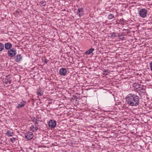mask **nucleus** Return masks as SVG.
<instances>
[{"mask_svg": "<svg viewBox=\"0 0 152 152\" xmlns=\"http://www.w3.org/2000/svg\"><path fill=\"white\" fill-rule=\"evenodd\" d=\"M126 102L129 105L132 106H136L139 105L140 98L139 96L132 94H130L126 96Z\"/></svg>", "mask_w": 152, "mask_h": 152, "instance_id": "obj_1", "label": "nucleus"}, {"mask_svg": "<svg viewBox=\"0 0 152 152\" xmlns=\"http://www.w3.org/2000/svg\"><path fill=\"white\" fill-rule=\"evenodd\" d=\"M147 10L146 9L142 8L139 11L138 14L140 17L144 18L147 16Z\"/></svg>", "mask_w": 152, "mask_h": 152, "instance_id": "obj_2", "label": "nucleus"}, {"mask_svg": "<svg viewBox=\"0 0 152 152\" xmlns=\"http://www.w3.org/2000/svg\"><path fill=\"white\" fill-rule=\"evenodd\" d=\"M13 49H11L8 50L7 54L9 56L12 57L16 55V50H14Z\"/></svg>", "mask_w": 152, "mask_h": 152, "instance_id": "obj_3", "label": "nucleus"}, {"mask_svg": "<svg viewBox=\"0 0 152 152\" xmlns=\"http://www.w3.org/2000/svg\"><path fill=\"white\" fill-rule=\"evenodd\" d=\"M56 123L54 120H50L48 122V125L51 128H55L56 125Z\"/></svg>", "mask_w": 152, "mask_h": 152, "instance_id": "obj_4", "label": "nucleus"}, {"mask_svg": "<svg viewBox=\"0 0 152 152\" xmlns=\"http://www.w3.org/2000/svg\"><path fill=\"white\" fill-rule=\"evenodd\" d=\"M33 137L32 133L28 132L25 134V137L28 140H30L32 139Z\"/></svg>", "mask_w": 152, "mask_h": 152, "instance_id": "obj_5", "label": "nucleus"}, {"mask_svg": "<svg viewBox=\"0 0 152 152\" xmlns=\"http://www.w3.org/2000/svg\"><path fill=\"white\" fill-rule=\"evenodd\" d=\"M83 9L82 7L78 8L77 11V14L80 17L83 15L84 14Z\"/></svg>", "mask_w": 152, "mask_h": 152, "instance_id": "obj_6", "label": "nucleus"}, {"mask_svg": "<svg viewBox=\"0 0 152 152\" xmlns=\"http://www.w3.org/2000/svg\"><path fill=\"white\" fill-rule=\"evenodd\" d=\"M15 61L19 62L21 61L22 59V56L20 54H18L14 58Z\"/></svg>", "mask_w": 152, "mask_h": 152, "instance_id": "obj_7", "label": "nucleus"}, {"mask_svg": "<svg viewBox=\"0 0 152 152\" xmlns=\"http://www.w3.org/2000/svg\"><path fill=\"white\" fill-rule=\"evenodd\" d=\"M59 72L61 75L65 76L66 73V70L65 68H62L60 69Z\"/></svg>", "mask_w": 152, "mask_h": 152, "instance_id": "obj_8", "label": "nucleus"}, {"mask_svg": "<svg viewBox=\"0 0 152 152\" xmlns=\"http://www.w3.org/2000/svg\"><path fill=\"white\" fill-rule=\"evenodd\" d=\"M5 48L6 50H10L12 47V45L10 42L6 43L4 44Z\"/></svg>", "mask_w": 152, "mask_h": 152, "instance_id": "obj_9", "label": "nucleus"}, {"mask_svg": "<svg viewBox=\"0 0 152 152\" xmlns=\"http://www.w3.org/2000/svg\"><path fill=\"white\" fill-rule=\"evenodd\" d=\"M133 87H134V88L136 89H138V90H142V88H141L140 86H141V85H139L137 83H134L133 84Z\"/></svg>", "mask_w": 152, "mask_h": 152, "instance_id": "obj_10", "label": "nucleus"}, {"mask_svg": "<svg viewBox=\"0 0 152 152\" xmlns=\"http://www.w3.org/2000/svg\"><path fill=\"white\" fill-rule=\"evenodd\" d=\"M30 130L32 131L33 132L37 131L38 129V127L37 126H35V127L33 126H32L30 127Z\"/></svg>", "mask_w": 152, "mask_h": 152, "instance_id": "obj_11", "label": "nucleus"}, {"mask_svg": "<svg viewBox=\"0 0 152 152\" xmlns=\"http://www.w3.org/2000/svg\"><path fill=\"white\" fill-rule=\"evenodd\" d=\"M26 103L24 101H23V102H21L16 107L17 108H21L24 106Z\"/></svg>", "mask_w": 152, "mask_h": 152, "instance_id": "obj_12", "label": "nucleus"}, {"mask_svg": "<svg viewBox=\"0 0 152 152\" xmlns=\"http://www.w3.org/2000/svg\"><path fill=\"white\" fill-rule=\"evenodd\" d=\"M94 50V49L93 48H91L89 49L88 50L86 51L85 53L87 55H89Z\"/></svg>", "mask_w": 152, "mask_h": 152, "instance_id": "obj_13", "label": "nucleus"}, {"mask_svg": "<svg viewBox=\"0 0 152 152\" xmlns=\"http://www.w3.org/2000/svg\"><path fill=\"white\" fill-rule=\"evenodd\" d=\"M14 133L13 132H11L10 131L8 130L6 133L8 137H12L14 135Z\"/></svg>", "mask_w": 152, "mask_h": 152, "instance_id": "obj_14", "label": "nucleus"}, {"mask_svg": "<svg viewBox=\"0 0 152 152\" xmlns=\"http://www.w3.org/2000/svg\"><path fill=\"white\" fill-rule=\"evenodd\" d=\"M37 93V94L39 96H41L43 94V93L42 92V90L40 89L38 90Z\"/></svg>", "mask_w": 152, "mask_h": 152, "instance_id": "obj_15", "label": "nucleus"}, {"mask_svg": "<svg viewBox=\"0 0 152 152\" xmlns=\"http://www.w3.org/2000/svg\"><path fill=\"white\" fill-rule=\"evenodd\" d=\"M108 18L110 20L113 19L114 18V15L112 14H110L108 15Z\"/></svg>", "mask_w": 152, "mask_h": 152, "instance_id": "obj_16", "label": "nucleus"}, {"mask_svg": "<svg viewBox=\"0 0 152 152\" xmlns=\"http://www.w3.org/2000/svg\"><path fill=\"white\" fill-rule=\"evenodd\" d=\"M4 48V45L1 43H0V51H2Z\"/></svg>", "mask_w": 152, "mask_h": 152, "instance_id": "obj_17", "label": "nucleus"}, {"mask_svg": "<svg viewBox=\"0 0 152 152\" xmlns=\"http://www.w3.org/2000/svg\"><path fill=\"white\" fill-rule=\"evenodd\" d=\"M124 36H125L124 35H122V34L119 35L118 36V37H119V39H120L123 40L125 38Z\"/></svg>", "mask_w": 152, "mask_h": 152, "instance_id": "obj_18", "label": "nucleus"}, {"mask_svg": "<svg viewBox=\"0 0 152 152\" xmlns=\"http://www.w3.org/2000/svg\"><path fill=\"white\" fill-rule=\"evenodd\" d=\"M5 82L6 84H7L8 83L10 84L11 80H10V79L6 78L5 80Z\"/></svg>", "mask_w": 152, "mask_h": 152, "instance_id": "obj_19", "label": "nucleus"}, {"mask_svg": "<svg viewBox=\"0 0 152 152\" xmlns=\"http://www.w3.org/2000/svg\"><path fill=\"white\" fill-rule=\"evenodd\" d=\"M40 4L42 5V6H45L46 5V3L45 1H42L40 2Z\"/></svg>", "mask_w": 152, "mask_h": 152, "instance_id": "obj_20", "label": "nucleus"}, {"mask_svg": "<svg viewBox=\"0 0 152 152\" xmlns=\"http://www.w3.org/2000/svg\"><path fill=\"white\" fill-rule=\"evenodd\" d=\"M16 140V139L15 137H12L10 139V140L12 142H14L15 140Z\"/></svg>", "mask_w": 152, "mask_h": 152, "instance_id": "obj_21", "label": "nucleus"}, {"mask_svg": "<svg viewBox=\"0 0 152 152\" xmlns=\"http://www.w3.org/2000/svg\"><path fill=\"white\" fill-rule=\"evenodd\" d=\"M42 60L43 62H44L45 64H47L48 61V60L45 58H42Z\"/></svg>", "mask_w": 152, "mask_h": 152, "instance_id": "obj_22", "label": "nucleus"}, {"mask_svg": "<svg viewBox=\"0 0 152 152\" xmlns=\"http://www.w3.org/2000/svg\"><path fill=\"white\" fill-rule=\"evenodd\" d=\"M108 72V71L107 70H104V74H105L106 75H108V72Z\"/></svg>", "mask_w": 152, "mask_h": 152, "instance_id": "obj_23", "label": "nucleus"}, {"mask_svg": "<svg viewBox=\"0 0 152 152\" xmlns=\"http://www.w3.org/2000/svg\"><path fill=\"white\" fill-rule=\"evenodd\" d=\"M111 36L112 37H115V34L114 33H111Z\"/></svg>", "mask_w": 152, "mask_h": 152, "instance_id": "obj_24", "label": "nucleus"}, {"mask_svg": "<svg viewBox=\"0 0 152 152\" xmlns=\"http://www.w3.org/2000/svg\"><path fill=\"white\" fill-rule=\"evenodd\" d=\"M150 65L151 69L152 72V61H151L150 63Z\"/></svg>", "mask_w": 152, "mask_h": 152, "instance_id": "obj_25", "label": "nucleus"}, {"mask_svg": "<svg viewBox=\"0 0 152 152\" xmlns=\"http://www.w3.org/2000/svg\"><path fill=\"white\" fill-rule=\"evenodd\" d=\"M34 124L35 125V126H37L36 124H38V123L37 122V121H36L35 122Z\"/></svg>", "mask_w": 152, "mask_h": 152, "instance_id": "obj_26", "label": "nucleus"}, {"mask_svg": "<svg viewBox=\"0 0 152 152\" xmlns=\"http://www.w3.org/2000/svg\"><path fill=\"white\" fill-rule=\"evenodd\" d=\"M123 21V19H120V21Z\"/></svg>", "mask_w": 152, "mask_h": 152, "instance_id": "obj_27", "label": "nucleus"}, {"mask_svg": "<svg viewBox=\"0 0 152 152\" xmlns=\"http://www.w3.org/2000/svg\"><path fill=\"white\" fill-rule=\"evenodd\" d=\"M107 152H111V151H107Z\"/></svg>", "mask_w": 152, "mask_h": 152, "instance_id": "obj_28", "label": "nucleus"}, {"mask_svg": "<svg viewBox=\"0 0 152 152\" xmlns=\"http://www.w3.org/2000/svg\"><path fill=\"white\" fill-rule=\"evenodd\" d=\"M124 30H123V31H124Z\"/></svg>", "mask_w": 152, "mask_h": 152, "instance_id": "obj_29", "label": "nucleus"}]
</instances>
